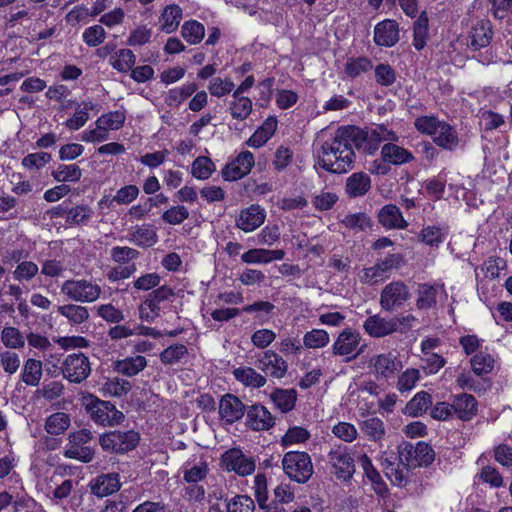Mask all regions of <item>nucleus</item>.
<instances>
[{"label": "nucleus", "mask_w": 512, "mask_h": 512, "mask_svg": "<svg viewBox=\"0 0 512 512\" xmlns=\"http://www.w3.org/2000/svg\"><path fill=\"white\" fill-rule=\"evenodd\" d=\"M414 126L418 132L431 136L433 143L444 150L453 152L460 147L461 140L455 127L436 116L417 117Z\"/></svg>", "instance_id": "obj_2"}, {"label": "nucleus", "mask_w": 512, "mask_h": 512, "mask_svg": "<svg viewBox=\"0 0 512 512\" xmlns=\"http://www.w3.org/2000/svg\"><path fill=\"white\" fill-rule=\"evenodd\" d=\"M131 383L125 379L113 378L108 379L102 386L105 395L122 397L131 390Z\"/></svg>", "instance_id": "obj_55"}, {"label": "nucleus", "mask_w": 512, "mask_h": 512, "mask_svg": "<svg viewBox=\"0 0 512 512\" xmlns=\"http://www.w3.org/2000/svg\"><path fill=\"white\" fill-rule=\"evenodd\" d=\"M221 462L227 471H234L240 476L252 474L255 470V462L236 448L226 451L222 455Z\"/></svg>", "instance_id": "obj_15"}, {"label": "nucleus", "mask_w": 512, "mask_h": 512, "mask_svg": "<svg viewBox=\"0 0 512 512\" xmlns=\"http://www.w3.org/2000/svg\"><path fill=\"white\" fill-rule=\"evenodd\" d=\"M270 399L282 413H288L296 406L297 392L295 389L277 388L271 393Z\"/></svg>", "instance_id": "obj_30"}, {"label": "nucleus", "mask_w": 512, "mask_h": 512, "mask_svg": "<svg viewBox=\"0 0 512 512\" xmlns=\"http://www.w3.org/2000/svg\"><path fill=\"white\" fill-rule=\"evenodd\" d=\"M92 101H84L75 109L73 116L66 120L65 125L71 130H78L85 125L89 119V110L95 109Z\"/></svg>", "instance_id": "obj_38"}, {"label": "nucleus", "mask_w": 512, "mask_h": 512, "mask_svg": "<svg viewBox=\"0 0 512 512\" xmlns=\"http://www.w3.org/2000/svg\"><path fill=\"white\" fill-rule=\"evenodd\" d=\"M265 218V210L258 204H252L240 211L236 219V227L244 232H252L264 223Z\"/></svg>", "instance_id": "obj_18"}, {"label": "nucleus", "mask_w": 512, "mask_h": 512, "mask_svg": "<svg viewBox=\"0 0 512 512\" xmlns=\"http://www.w3.org/2000/svg\"><path fill=\"white\" fill-rule=\"evenodd\" d=\"M397 322L398 320L393 318L385 319L379 315H373L364 321L363 328L371 337L381 338L396 332Z\"/></svg>", "instance_id": "obj_24"}, {"label": "nucleus", "mask_w": 512, "mask_h": 512, "mask_svg": "<svg viewBox=\"0 0 512 512\" xmlns=\"http://www.w3.org/2000/svg\"><path fill=\"white\" fill-rule=\"evenodd\" d=\"M70 426V417L64 412H56L50 415L45 422V430L51 435H60Z\"/></svg>", "instance_id": "obj_41"}, {"label": "nucleus", "mask_w": 512, "mask_h": 512, "mask_svg": "<svg viewBox=\"0 0 512 512\" xmlns=\"http://www.w3.org/2000/svg\"><path fill=\"white\" fill-rule=\"evenodd\" d=\"M93 216V211L87 205L69 208L66 223L70 226L87 225Z\"/></svg>", "instance_id": "obj_48"}, {"label": "nucleus", "mask_w": 512, "mask_h": 512, "mask_svg": "<svg viewBox=\"0 0 512 512\" xmlns=\"http://www.w3.org/2000/svg\"><path fill=\"white\" fill-rule=\"evenodd\" d=\"M416 307L419 310H431L444 305L448 299L445 284L440 281L420 283L417 290Z\"/></svg>", "instance_id": "obj_7"}, {"label": "nucleus", "mask_w": 512, "mask_h": 512, "mask_svg": "<svg viewBox=\"0 0 512 512\" xmlns=\"http://www.w3.org/2000/svg\"><path fill=\"white\" fill-rule=\"evenodd\" d=\"M25 339L21 331L16 327L6 326L1 332V342L8 349L23 348Z\"/></svg>", "instance_id": "obj_50"}, {"label": "nucleus", "mask_w": 512, "mask_h": 512, "mask_svg": "<svg viewBox=\"0 0 512 512\" xmlns=\"http://www.w3.org/2000/svg\"><path fill=\"white\" fill-rule=\"evenodd\" d=\"M492 36L493 31L490 21H480L471 30L470 47L475 51H478L481 48H485L490 44Z\"/></svg>", "instance_id": "obj_28"}, {"label": "nucleus", "mask_w": 512, "mask_h": 512, "mask_svg": "<svg viewBox=\"0 0 512 512\" xmlns=\"http://www.w3.org/2000/svg\"><path fill=\"white\" fill-rule=\"evenodd\" d=\"M403 261L404 257L400 253L388 254L384 259H378L373 266L365 268L361 280L365 283H375L392 269L399 268Z\"/></svg>", "instance_id": "obj_12"}, {"label": "nucleus", "mask_w": 512, "mask_h": 512, "mask_svg": "<svg viewBox=\"0 0 512 512\" xmlns=\"http://www.w3.org/2000/svg\"><path fill=\"white\" fill-rule=\"evenodd\" d=\"M428 35V17L426 12H422L413 26V46L416 50H422L427 41Z\"/></svg>", "instance_id": "obj_42"}, {"label": "nucleus", "mask_w": 512, "mask_h": 512, "mask_svg": "<svg viewBox=\"0 0 512 512\" xmlns=\"http://www.w3.org/2000/svg\"><path fill=\"white\" fill-rule=\"evenodd\" d=\"M126 115L123 111H112L101 115L96 120V126L103 130H119L123 127Z\"/></svg>", "instance_id": "obj_44"}, {"label": "nucleus", "mask_w": 512, "mask_h": 512, "mask_svg": "<svg viewBox=\"0 0 512 512\" xmlns=\"http://www.w3.org/2000/svg\"><path fill=\"white\" fill-rule=\"evenodd\" d=\"M58 313L72 324H82L89 317L88 309L81 305L67 304L58 307Z\"/></svg>", "instance_id": "obj_45"}, {"label": "nucleus", "mask_w": 512, "mask_h": 512, "mask_svg": "<svg viewBox=\"0 0 512 512\" xmlns=\"http://www.w3.org/2000/svg\"><path fill=\"white\" fill-rule=\"evenodd\" d=\"M246 409V426L251 430L267 431L275 425V417L262 404L254 403Z\"/></svg>", "instance_id": "obj_16"}, {"label": "nucleus", "mask_w": 512, "mask_h": 512, "mask_svg": "<svg viewBox=\"0 0 512 512\" xmlns=\"http://www.w3.org/2000/svg\"><path fill=\"white\" fill-rule=\"evenodd\" d=\"M381 156L385 162L402 165L411 162L414 157L407 149L394 143H386L381 149Z\"/></svg>", "instance_id": "obj_29"}, {"label": "nucleus", "mask_w": 512, "mask_h": 512, "mask_svg": "<svg viewBox=\"0 0 512 512\" xmlns=\"http://www.w3.org/2000/svg\"><path fill=\"white\" fill-rule=\"evenodd\" d=\"M51 176L57 182H78L82 177V170L76 164H59L56 169L51 172Z\"/></svg>", "instance_id": "obj_37"}, {"label": "nucleus", "mask_w": 512, "mask_h": 512, "mask_svg": "<svg viewBox=\"0 0 512 512\" xmlns=\"http://www.w3.org/2000/svg\"><path fill=\"white\" fill-rule=\"evenodd\" d=\"M285 256L283 250H267L263 248H253L243 253L241 260L247 264L269 263L273 260H282Z\"/></svg>", "instance_id": "obj_26"}, {"label": "nucleus", "mask_w": 512, "mask_h": 512, "mask_svg": "<svg viewBox=\"0 0 512 512\" xmlns=\"http://www.w3.org/2000/svg\"><path fill=\"white\" fill-rule=\"evenodd\" d=\"M234 87V82L230 78L215 77L210 81L208 90L212 96L220 98L233 91Z\"/></svg>", "instance_id": "obj_63"}, {"label": "nucleus", "mask_w": 512, "mask_h": 512, "mask_svg": "<svg viewBox=\"0 0 512 512\" xmlns=\"http://www.w3.org/2000/svg\"><path fill=\"white\" fill-rule=\"evenodd\" d=\"M329 463L338 479L348 481L355 472L354 458L346 447H337L328 454Z\"/></svg>", "instance_id": "obj_13"}, {"label": "nucleus", "mask_w": 512, "mask_h": 512, "mask_svg": "<svg viewBox=\"0 0 512 512\" xmlns=\"http://www.w3.org/2000/svg\"><path fill=\"white\" fill-rule=\"evenodd\" d=\"M147 366L144 356L137 355L114 362V370L128 377L137 375Z\"/></svg>", "instance_id": "obj_32"}, {"label": "nucleus", "mask_w": 512, "mask_h": 512, "mask_svg": "<svg viewBox=\"0 0 512 512\" xmlns=\"http://www.w3.org/2000/svg\"><path fill=\"white\" fill-rule=\"evenodd\" d=\"M374 42L378 46L392 47L399 41V29L395 20L386 19L374 28Z\"/></svg>", "instance_id": "obj_22"}, {"label": "nucleus", "mask_w": 512, "mask_h": 512, "mask_svg": "<svg viewBox=\"0 0 512 512\" xmlns=\"http://www.w3.org/2000/svg\"><path fill=\"white\" fill-rule=\"evenodd\" d=\"M282 468L288 478L298 484L307 483L314 473L311 456L305 451L286 452L282 458Z\"/></svg>", "instance_id": "obj_3"}, {"label": "nucleus", "mask_w": 512, "mask_h": 512, "mask_svg": "<svg viewBox=\"0 0 512 512\" xmlns=\"http://www.w3.org/2000/svg\"><path fill=\"white\" fill-rule=\"evenodd\" d=\"M136 56L130 49H120L111 58V65L119 72H128L135 65Z\"/></svg>", "instance_id": "obj_49"}, {"label": "nucleus", "mask_w": 512, "mask_h": 512, "mask_svg": "<svg viewBox=\"0 0 512 512\" xmlns=\"http://www.w3.org/2000/svg\"><path fill=\"white\" fill-rule=\"evenodd\" d=\"M310 437L311 434L307 429L300 426L290 427L281 438V445L288 447L294 444H301L306 442Z\"/></svg>", "instance_id": "obj_57"}, {"label": "nucleus", "mask_w": 512, "mask_h": 512, "mask_svg": "<svg viewBox=\"0 0 512 512\" xmlns=\"http://www.w3.org/2000/svg\"><path fill=\"white\" fill-rule=\"evenodd\" d=\"M61 292L76 302H94L101 294V288L97 284L79 279L66 280L61 286Z\"/></svg>", "instance_id": "obj_9"}, {"label": "nucleus", "mask_w": 512, "mask_h": 512, "mask_svg": "<svg viewBox=\"0 0 512 512\" xmlns=\"http://www.w3.org/2000/svg\"><path fill=\"white\" fill-rule=\"evenodd\" d=\"M42 374V362L34 358H28L23 365L21 380L28 386L36 387L40 384Z\"/></svg>", "instance_id": "obj_33"}, {"label": "nucleus", "mask_w": 512, "mask_h": 512, "mask_svg": "<svg viewBox=\"0 0 512 512\" xmlns=\"http://www.w3.org/2000/svg\"><path fill=\"white\" fill-rule=\"evenodd\" d=\"M246 408L247 406L236 395L226 393L220 398L218 412L225 424L232 425L245 415Z\"/></svg>", "instance_id": "obj_14"}, {"label": "nucleus", "mask_w": 512, "mask_h": 512, "mask_svg": "<svg viewBox=\"0 0 512 512\" xmlns=\"http://www.w3.org/2000/svg\"><path fill=\"white\" fill-rule=\"evenodd\" d=\"M473 372L478 375H484L492 372L494 368L493 357L486 352H479L470 359Z\"/></svg>", "instance_id": "obj_54"}, {"label": "nucleus", "mask_w": 512, "mask_h": 512, "mask_svg": "<svg viewBox=\"0 0 512 512\" xmlns=\"http://www.w3.org/2000/svg\"><path fill=\"white\" fill-rule=\"evenodd\" d=\"M93 438L92 432L88 429L69 434V443L64 450V456L76 459L83 463H89L94 459L95 450L87 445Z\"/></svg>", "instance_id": "obj_6"}, {"label": "nucleus", "mask_w": 512, "mask_h": 512, "mask_svg": "<svg viewBox=\"0 0 512 512\" xmlns=\"http://www.w3.org/2000/svg\"><path fill=\"white\" fill-rule=\"evenodd\" d=\"M415 446L408 442H403L398 446V459L400 464L407 469L419 467L416 454L413 452Z\"/></svg>", "instance_id": "obj_60"}, {"label": "nucleus", "mask_w": 512, "mask_h": 512, "mask_svg": "<svg viewBox=\"0 0 512 512\" xmlns=\"http://www.w3.org/2000/svg\"><path fill=\"white\" fill-rule=\"evenodd\" d=\"M372 68V61L368 57H351L346 61L344 71L348 77L356 78L362 73L370 71Z\"/></svg>", "instance_id": "obj_43"}, {"label": "nucleus", "mask_w": 512, "mask_h": 512, "mask_svg": "<svg viewBox=\"0 0 512 512\" xmlns=\"http://www.w3.org/2000/svg\"><path fill=\"white\" fill-rule=\"evenodd\" d=\"M89 487L91 493L98 498H103L117 492L120 487V477L117 473L101 474L93 478Z\"/></svg>", "instance_id": "obj_19"}, {"label": "nucleus", "mask_w": 512, "mask_h": 512, "mask_svg": "<svg viewBox=\"0 0 512 512\" xmlns=\"http://www.w3.org/2000/svg\"><path fill=\"white\" fill-rule=\"evenodd\" d=\"M432 405V397L426 391H420L408 401L405 407V414L411 417L421 416Z\"/></svg>", "instance_id": "obj_35"}, {"label": "nucleus", "mask_w": 512, "mask_h": 512, "mask_svg": "<svg viewBox=\"0 0 512 512\" xmlns=\"http://www.w3.org/2000/svg\"><path fill=\"white\" fill-rule=\"evenodd\" d=\"M256 367L266 375L281 379L283 378L288 371L287 362L276 352L272 350H267L264 354L256 361Z\"/></svg>", "instance_id": "obj_17"}, {"label": "nucleus", "mask_w": 512, "mask_h": 512, "mask_svg": "<svg viewBox=\"0 0 512 512\" xmlns=\"http://www.w3.org/2000/svg\"><path fill=\"white\" fill-rule=\"evenodd\" d=\"M215 169V164L209 157L199 156L192 163L191 174L199 180H206Z\"/></svg>", "instance_id": "obj_52"}, {"label": "nucleus", "mask_w": 512, "mask_h": 512, "mask_svg": "<svg viewBox=\"0 0 512 512\" xmlns=\"http://www.w3.org/2000/svg\"><path fill=\"white\" fill-rule=\"evenodd\" d=\"M379 224L387 230H401L408 226L400 208L395 204H386L377 212Z\"/></svg>", "instance_id": "obj_20"}, {"label": "nucleus", "mask_w": 512, "mask_h": 512, "mask_svg": "<svg viewBox=\"0 0 512 512\" xmlns=\"http://www.w3.org/2000/svg\"><path fill=\"white\" fill-rule=\"evenodd\" d=\"M129 235V241L142 248L151 247L158 242L156 229L151 224L137 225Z\"/></svg>", "instance_id": "obj_27"}, {"label": "nucleus", "mask_w": 512, "mask_h": 512, "mask_svg": "<svg viewBox=\"0 0 512 512\" xmlns=\"http://www.w3.org/2000/svg\"><path fill=\"white\" fill-rule=\"evenodd\" d=\"M140 441V435L135 430H113L99 437V444L104 451L124 454L134 450Z\"/></svg>", "instance_id": "obj_5"}, {"label": "nucleus", "mask_w": 512, "mask_h": 512, "mask_svg": "<svg viewBox=\"0 0 512 512\" xmlns=\"http://www.w3.org/2000/svg\"><path fill=\"white\" fill-rule=\"evenodd\" d=\"M232 373L238 382L247 387L260 388L263 387L267 382L265 376L258 373L251 367H238L234 369Z\"/></svg>", "instance_id": "obj_31"}, {"label": "nucleus", "mask_w": 512, "mask_h": 512, "mask_svg": "<svg viewBox=\"0 0 512 512\" xmlns=\"http://www.w3.org/2000/svg\"><path fill=\"white\" fill-rule=\"evenodd\" d=\"M198 89L195 82L186 83L179 88L170 89L167 93L165 102L171 106L173 104H180L188 97L192 96Z\"/></svg>", "instance_id": "obj_47"}, {"label": "nucleus", "mask_w": 512, "mask_h": 512, "mask_svg": "<svg viewBox=\"0 0 512 512\" xmlns=\"http://www.w3.org/2000/svg\"><path fill=\"white\" fill-rule=\"evenodd\" d=\"M410 296L409 288L403 281H393L383 288L380 305L386 311H393L402 307Z\"/></svg>", "instance_id": "obj_11"}, {"label": "nucleus", "mask_w": 512, "mask_h": 512, "mask_svg": "<svg viewBox=\"0 0 512 512\" xmlns=\"http://www.w3.org/2000/svg\"><path fill=\"white\" fill-rule=\"evenodd\" d=\"M85 409L94 423L101 426H116L123 423L125 415L110 402L89 395L85 398Z\"/></svg>", "instance_id": "obj_4"}, {"label": "nucleus", "mask_w": 512, "mask_h": 512, "mask_svg": "<svg viewBox=\"0 0 512 512\" xmlns=\"http://www.w3.org/2000/svg\"><path fill=\"white\" fill-rule=\"evenodd\" d=\"M447 235V231L444 228L437 226L424 227L418 234L420 242L430 246L439 247L444 242Z\"/></svg>", "instance_id": "obj_40"}, {"label": "nucleus", "mask_w": 512, "mask_h": 512, "mask_svg": "<svg viewBox=\"0 0 512 512\" xmlns=\"http://www.w3.org/2000/svg\"><path fill=\"white\" fill-rule=\"evenodd\" d=\"M60 371L70 383L80 384L91 373L89 358L82 352L70 354L64 359Z\"/></svg>", "instance_id": "obj_8"}, {"label": "nucleus", "mask_w": 512, "mask_h": 512, "mask_svg": "<svg viewBox=\"0 0 512 512\" xmlns=\"http://www.w3.org/2000/svg\"><path fill=\"white\" fill-rule=\"evenodd\" d=\"M182 8L177 4L167 5L161 14V30L167 34L174 32L182 19Z\"/></svg>", "instance_id": "obj_34"}, {"label": "nucleus", "mask_w": 512, "mask_h": 512, "mask_svg": "<svg viewBox=\"0 0 512 512\" xmlns=\"http://www.w3.org/2000/svg\"><path fill=\"white\" fill-rule=\"evenodd\" d=\"M361 335L352 328L344 329L332 345V353L338 356H346L345 362H350L363 352V346L359 347Z\"/></svg>", "instance_id": "obj_10"}, {"label": "nucleus", "mask_w": 512, "mask_h": 512, "mask_svg": "<svg viewBox=\"0 0 512 512\" xmlns=\"http://www.w3.org/2000/svg\"><path fill=\"white\" fill-rule=\"evenodd\" d=\"M452 407L453 415L464 422L472 420L478 412L476 398L467 393L452 396Z\"/></svg>", "instance_id": "obj_21"}, {"label": "nucleus", "mask_w": 512, "mask_h": 512, "mask_svg": "<svg viewBox=\"0 0 512 512\" xmlns=\"http://www.w3.org/2000/svg\"><path fill=\"white\" fill-rule=\"evenodd\" d=\"M188 355V349L184 344H173L165 348L160 353V360L165 365H174L179 363Z\"/></svg>", "instance_id": "obj_53"}, {"label": "nucleus", "mask_w": 512, "mask_h": 512, "mask_svg": "<svg viewBox=\"0 0 512 512\" xmlns=\"http://www.w3.org/2000/svg\"><path fill=\"white\" fill-rule=\"evenodd\" d=\"M360 429L372 441H379L385 434L384 422L378 417L363 420Z\"/></svg>", "instance_id": "obj_46"}, {"label": "nucleus", "mask_w": 512, "mask_h": 512, "mask_svg": "<svg viewBox=\"0 0 512 512\" xmlns=\"http://www.w3.org/2000/svg\"><path fill=\"white\" fill-rule=\"evenodd\" d=\"M140 190L136 185L129 184L121 187L111 198L110 203L119 205H128L132 203L139 195Z\"/></svg>", "instance_id": "obj_61"}, {"label": "nucleus", "mask_w": 512, "mask_h": 512, "mask_svg": "<svg viewBox=\"0 0 512 512\" xmlns=\"http://www.w3.org/2000/svg\"><path fill=\"white\" fill-rule=\"evenodd\" d=\"M208 472V464L204 460L193 465L186 463L182 467L183 480L186 483H199L206 478Z\"/></svg>", "instance_id": "obj_36"}, {"label": "nucleus", "mask_w": 512, "mask_h": 512, "mask_svg": "<svg viewBox=\"0 0 512 512\" xmlns=\"http://www.w3.org/2000/svg\"><path fill=\"white\" fill-rule=\"evenodd\" d=\"M367 134L354 125L340 126L334 135L324 141L317 152V163L325 171L344 174L354 168L356 154L353 147H361Z\"/></svg>", "instance_id": "obj_1"}, {"label": "nucleus", "mask_w": 512, "mask_h": 512, "mask_svg": "<svg viewBox=\"0 0 512 512\" xmlns=\"http://www.w3.org/2000/svg\"><path fill=\"white\" fill-rule=\"evenodd\" d=\"M421 362V368L427 375L436 374L446 363L442 356L433 352H426Z\"/></svg>", "instance_id": "obj_62"}, {"label": "nucleus", "mask_w": 512, "mask_h": 512, "mask_svg": "<svg viewBox=\"0 0 512 512\" xmlns=\"http://www.w3.org/2000/svg\"><path fill=\"white\" fill-rule=\"evenodd\" d=\"M174 296V291L167 285H163L153 290L145 299L146 305L149 307L150 312L160 311L159 304Z\"/></svg>", "instance_id": "obj_51"}, {"label": "nucleus", "mask_w": 512, "mask_h": 512, "mask_svg": "<svg viewBox=\"0 0 512 512\" xmlns=\"http://www.w3.org/2000/svg\"><path fill=\"white\" fill-rule=\"evenodd\" d=\"M330 341L329 334L323 329H313L305 333L303 344L307 348H322Z\"/></svg>", "instance_id": "obj_59"}, {"label": "nucleus", "mask_w": 512, "mask_h": 512, "mask_svg": "<svg viewBox=\"0 0 512 512\" xmlns=\"http://www.w3.org/2000/svg\"><path fill=\"white\" fill-rule=\"evenodd\" d=\"M230 113L234 119L245 120L252 112V101L245 96H238L230 103Z\"/></svg>", "instance_id": "obj_56"}, {"label": "nucleus", "mask_w": 512, "mask_h": 512, "mask_svg": "<svg viewBox=\"0 0 512 512\" xmlns=\"http://www.w3.org/2000/svg\"><path fill=\"white\" fill-rule=\"evenodd\" d=\"M254 500L247 495H236L226 501V512H254Z\"/></svg>", "instance_id": "obj_58"}, {"label": "nucleus", "mask_w": 512, "mask_h": 512, "mask_svg": "<svg viewBox=\"0 0 512 512\" xmlns=\"http://www.w3.org/2000/svg\"><path fill=\"white\" fill-rule=\"evenodd\" d=\"M370 188L371 178L366 172H355L346 179L345 193L350 198L363 197Z\"/></svg>", "instance_id": "obj_25"}, {"label": "nucleus", "mask_w": 512, "mask_h": 512, "mask_svg": "<svg viewBox=\"0 0 512 512\" xmlns=\"http://www.w3.org/2000/svg\"><path fill=\"white\" fill-rule=\"evenodd\" d=\"M371 363L377 379L390 378L402 367L401 361L392 352L374 356Z\"/></svg>", "instance_id": "obj_23"}, {"label": "nucleus", "mask_w": 512, "mask_h": 512, "mask_svg": "<svg viewBox=\"0 0 512 512\" xmlns=\"http://www.w3.org/2000/svg\"><path fill=\"white\" fill-rule=\"evenodd\" d=\"M181 35L189 44L196 45L203 40L205 27L196 20H189L182 25Z\"/></svg>", "instance_id": "obj_39"}, {"label": "nucleus", "mask_w": 512, "mask_h": 512, "mask_svg": "<svg viewBox=\"0 0 512 512\" xmlns=\"http://www.w3.org/2000/svg\"><path fill=\"white\" fill-rule=\"evenodd\" d=\"M374 73L377 84L381 86L388 87L396 81V72L389 64L380 63L376 65Z\"/></svg>", "instance_id": "obj_64"}]
</instances>
